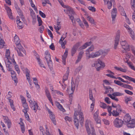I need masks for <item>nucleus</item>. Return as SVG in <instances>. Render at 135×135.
I'll use <instances>...</instances> for the list:
<instances>
[{
	"instance_id": "f257e3e1",
	"label": "nucleus",
	"mask_w": 135,
	"mask_h": 135,
	"mask_svg": "<svg viewBox=\"0 0 135 135\" xmlns=\"http://www.w3.org/2000/svg\"><path fill=\"white\" fill-rule=\"evenodd\" d=\"M78 115H79V120L81 124L83 123L84 119L83 114L82 112L81 111H80V112H78L75 111V112L74 116V121L75 125L77 129L79 128V120L77 117V116Z\"/></svg>"
},
{
	"instance_id": "f03ea898",
	"label": "nucleus",
	"mask_w": 135,
	"mask_h": 135,
	"mask_svg": "<svg viewBox=\"0 0 135 135\" xmlns=\"http://www.w3.org/2000/svg\"><path fill=\"white\" fill-rule=\"evenodd\" d=\"M86 131L88 135H96L95 130L92 126L91 122L86 120L85 124Z\"/></svg>"
},
{
	"instance_id": "7ed1b4c3",
	"label": "nucleus",
	"mask_w": 135,
	"mask_h": 135,
	"mask_svg": "<svg viewBox=\"0 0 135 135\" xmlns=\"http://www.w3.org/2000/svg\"><path fill=\"white\" fill-rule=\"evenodd\" d=\"M45 57L47 61L49 67L51 70L53 66V64L50 53L48 51H46L45 53Z\"/></svg>"
},
{
	"instance_id": "20e7f679",
	"label": "nucleus",
	"mask_w": 135,
	"mask_h": 135,
	"mask_svg": "<svg viewBox=\"0 0 135 135\" xmlns=\"http://www.w3.org/2000/svg\"><path fill=\"white\" fill-rule=\"evenodd\" d=\"M103 53V50H100L98 51H96L95 53H93L89 55V53H86V58L88 59L91 58H94L97 57Z\"/></svg>"
},
{
	"instance_id": "39448f33",
	"label": "nucleus",
	"mask_w": 135,
	"mask_h": 135,
	"mask_svg": "<svg viewBox=\"0 0 135 135\" xmlns=\"http://www.w3.org/2000/svg\"><path fill=\"white\" fill-rule=\"evenodd\" d=\"M92 67H95L98 71H99L102 66L103 67H104L105 66L104 64L103 63L102 61L98 59L97 61H95L94 63L91 65Z\"/></svg>"
},
{
	"instance_id": "423d86ee",
	"label": "nucleus",
	"mask_w": 135,
	"mask_h": 135,
	"mask_svg": "<svg viewBox=\"0 0 135 135\" xmlns=\"http://www.w3.org/2000/svg\"><path fill=\"white\" fill-rule=\"evenodd\" d=\"M28 100L30 104V106L32 109L33 110L35 113L36 112L37 110H40V109L37 103L34 101L35 103H34L31 100V99H28Z\"/></svg>"
},
{
	"instance_id": "0eeeda50",
	"label": "nucleus",
	"mask_w": 135,
	"mask_h": 135,
	"mask_svg": "<svg viewBox=\"0 0 135 135\" xmlns=\"http://www.w3.org/2000/svg\"><path fill=\"white\" fill-rule=\"evenodd\" d=\"M123 121L118 118H116L113 122L114 125V127L117 128L122 127L123 124Z\"/></svg>"
},
{
	"instance_id": "6e6552de",
	"label": "nucleus",
	"mask_w": 135,
	"mask_h": 135,
	"mask_svg": "<svg viewBox=\"0 0 135 135\" xmlns=\"http://www.w3.org/2000/svg\"><path fill=\"white\" fill-rule=\"evenodd\" d=\"M120 31L118 30L116 33V36L114 40V48L116 49L119 44V40L120 38Z\"/></svg>"
},
{
	"instance_id": "1a4fd4ad",
	"label": "nucleus",
	"mask_w": 135,
	"mask_h": 135,
	"mask_svg": "<svg viewBox=\"0 0 135 135\" xmlns=\"http://www.w3.org/2000/svg\"><path fill=\"white\" fill-rule=\"evenodd\" d=\"M80 46V43L78 42L75 44L72 48L71 50V54L73 56L76 52L79 47Z\"/></svg>"
},
{
	"instance_id": "9d476101",
	"label": "nucleus",
	"mask_w": 135,
	"mask_h": 135,
	"mask_svg": "<svg viewBox=\"0 0 135 135\" xmlns=\"http://www.w3.org/2000/svg\"><path fill=\"white\" fill-rule=\"evenodd\" d=\"M125 125L128 128H134L135 127V120L132 119Z\"/></svg>"
},
{
	"instance_id": "9b49d317",
	"label": "nucleus",
	"mask_w": 135,
	"mask_h": 135,
	"mask_svg": "<svg viewBox=\"0 0 135 135\" xmlns=\"http://www.w3.org/2000/svg\"><path fill=\"white\" fill-rule=\"evenodd\" d=\"M120 44L122 48L125 50H129V45L127 43L125 40L120 42Z\"/></svg>"
},
{
	"instance_id": "f8f14e48",
	"label": "nucleus",
	"mask_w": 135,
	"mask_h": 135,
	"mask_svg": "<svg viewBox=\"0 0 135 135\" xmlns=\"http://www.w3.org/2000/svg\"><path fill=\"white\" fill-rule=\"evenodd\" d=\"M49 114H50V118L52 121L53 123L55 125H56V122L55 118V116L54 114H53L52 112L49 109L48 110Z\"/></svg>"
},
{
	"instance_id": "ddd939ff",
	"label": "nucleus",
	"mask_w": 135,
	"mask_h": 135,
	"mask_svg": "<svg viewBox=\"0 0 135 135\" xmlns=\"http://www.w3.org/2000/svg\"><path fill=\"white\" fill-rule=\"evenodd\" d=\"M117 9L116 8H114L112 12V22L113 24L114 23L115 20L117 13Z\"/></svg>"
},
{
	"instance_id": "4468645a",
	"label": "nucleus",
	"mask_w": 135,
	"mask_h": 135,
	"mask_svg": "<svg viewBox=\"0 0 135 135\" xmlns=\"http://www.w3.org/2000/svg\"><path fill=\"white\" fill-rule=\"evenodd\" d=\"M131 117L128 114H126L124 116L123 119V122L124 123V124L125 125L128 122L131 120Z\"/></svg>"
},
{
	"instance_id": "2eb2a0df",
	"label": "nucleus",
	"mask_w": 135,
	"mask_h": 135,
	"mask_svg": "<svg viewBox=\"0 0 135 135\" xmlns=\"http://www.w3.org/2000/svg\"><path fill=\"white\" fill-rule=\"evenodd\" d=\"M14 41L15 44L17 46H18V48L21 49V45L20 43V40H19L18 36L16 35L14 38Z\"/></svg>"
},
{
	"instance_id": "dca6fc26",
	"label": "nucleus",
	"mask_w": 135,
	"mask_h": 135,
	"mask_svg": "<svg viewBox=\"0 0 135 135\" xmlns=\"http://www.w3.org/2000/svg\"><path fill=\"white\" fill-rule=\"evenodd\" d=\"M69 68H68L66 73L64 75L63 77V83H65V81L68 79V76L69 75Z\"/></svg>"
},
{
	"instance_id": "f3484780",
	"label": "nucleus",
	"mask_w": 135,
	"mask_h": 135,
	"mask_svg": "<svg viewBox=\"0 0 135 135\" xmlns=\"http://www.w3.org/2000/svg\"><path fill=\"white\" fill-rule=\"evenodd\" d=\"M55 104L57 106V107L61 111L64 112L65 109L62 107V106L58 102H56Z\"/></svg>"
},
{
	"instance_id": "a211bd4d",
	"label": "nucleus",
	"mask_w": 135,
	"mask_h": 135,
	"mask_svg": "<svg viewBox=\"0 0 135 135\" xmlns=\"http://www.w3.org/2000/svg\"><path fill=\"white\" fill-rule=\"evenodd\" d=\"M75 87V84L74 82H72L71 83V90L72 92L71 93H70L69 95L70 98L71 99H72L73 98L72 94L73 93L74 91Z\"/></svg>"
},
{
	"instance_id": "6ab92c4d",
	"label": "nucleus",
	"mask_w": 135,
	"mask_h": 135,
	"mask_svg": "<svg viewBox=\"0 0 135 135\" xmlns=\"http://www.w3.org/2000/svg\"><path fill=\"white\" fill-rule=\"evenodd\" d=\"M84 52L83 51H80L79 53V55L78 57V59L76 60L75 63L76 64L78 63L79 61H80L82 57V56L83 55Z\"/></svg>"
},
{
	"instance_id": "aec40b11",
	"label": "nucleus",
	"mask_w": 135,
	"mask_h": 135,
	"mask_svg": "<svg viewBox=\"0 0 135 135\" xmlns=\"http://www.w3.org/2000/svg\"><path fill=\"white\" fill-rule=\"evenodd\" d=\"M92 44V42L90 41L86 42L82 47H80V49H84L86 48L87 46H90Z\"/></svg>"
},
{
	"instance_id": "412c9836",
	"label": "nucleus",
	"mask_w": 135,
	"mask_h": 135,
	"mask_svg": "<svg viewBox=\"0 0 135 135\" xmlns=\"http://www.w3.org/2000/svg\"><path fill=\"white\" fill-rule=\"evenodd\" d=\"M24 108V109L22 110L23 112H24L25 111L26 112H28L29 110V108L28 105L26 103L22 104Z\"/></svg>"
},
{
	"instance_id": "4be33fe9",
	"label": "nucleus",
	"mask_w": 135,
	"mask_h": 135,
	"mask_svg": "<svg viewBox=\"0 0 135 135\" xmlns=\"http://www.w3.org/2000/svg\"><path fill=\"white\" fill-rule=\"evenodd\" d=\"M114 68L118 71H119L123 73H126L127 71V70L123 69L121 67H118L116 66L114 67Z\"/></svg>"
},
{
	"instance_id": "5701e85b",
	"label": "nucleus",
	"mask_w": 135,
	"mask_h": 135,
	"mask_svg": "<svg viewBox=\"0 0 135 135\" xmlns=\"http://www.w3.org/2000/svg\"><path fill=\"white\" fill-rule=\"evenodd\" d=\"M122 87L131 90H132L133 89V88L132 86L130 85L124 83H123V85Z\"/></svg>"
},
{
	"instance_id": "b1692460",
	"label": "nucleus",
	"mask_w": 135,
	"mask_h": 135,
	"mask_svg": "<svg viewBox=\"0 0 135 135\" xmlns=\"http://www.w3.org/2000/svg\"><path fill=\"white\" fill-rule=\"evenodd\" d=\"M94 49V46L93 45L91 46L90 47H89L88 49L86 50V53H89V55L90 54H89V52L93 51Z\"/></svg>"
},
{
	"instance_id": "393cba45",
	"label": "nucleus",
	"mask_w": 135,
	"mask_h": 135,
	"mask_svg": "<svg viewBox=\"0 0 135 135\" xmlns=\"http://www.w3.org/2000/svg\"><path fill=\"white\" fill-rule=\"evenodd\" d=\"M123 77L125 78L126 79L132 82H135L133 80L134 79L133 78L130 77L128 76L124 75L122 76Z\"/></svg>"
},
{
	"instance_id": "a878e982",
	"label": "nucleus",
	"mask_w": 135,
	"mask_h": 135,
	"mask_svg": "<svg viewBox=\"0 0 135 135\" xmlns=\"http://www.w3.org/2000/svg\"><path fill=\"white\" fill-rule=\"evenodd\" d=\"M112 95L114 96H120L123 95V94L118 92H114Z\"/></svg>"
},
{
	"instance_id": "bb28decb",
	"label": "nucleus",
	"mask_w": 135,
	"mask_h": 135,
	"mask_svg": "<svg viewBox=\"0 0 135 135\" xmlns=\"http://www.w3.org/2000/svg\"><path fill=\"white\" fill-rule=\"evenodd\" d=\"M26 112L25 111L24 112H23L25 114V117L26 118V119H27V120L29 121V122H31V120L30 119L29 116L28 115V114L27 113V112Z\"/></svg>"
},
{
	"instance_id": "cd10ccee",
	"label": "nucleus",
	"mask_w": 135,
	"mask_h": 135,
	"mask_svg": "<svg viewBox=\"0 0 135 135\" xmlns=\"http://www.w3.org/2000/svg\"><path fill=\"white\" fill-rule=\"evenodd\" d=\"M112 115L113 116L116 117L119 115V113L117 112L116 110H114L112 112Z\"/></svg>"
},
{
	"instance_id": "c85d7f7f",
	"label": "nucleus",
	"mask_w": 135,
	"mask_h": 135,
	"mask_svg": "<svg viewBox=\"0 0 135 135\" xmlns=\"http://www.w3.org/2000/svg\"><path fill=\"white\" fill-rule=\"evenodd\" d=\"M112 109V107L109 105L107 106V110L108 112L109 113L108 115L109 116H110L112 115V112L111 110Z\"/></svg>"
},
{
	"instance_id": "c756f323",
	"label": "nucleus",
	"mask_w": 135,
	"mask_h": 135,
	"mask_svg": "<svg viewBox=\"0 0 135 135\" xmlns=\"http://www.w3.org/2000/svg\"><path fill=\"white\" fill-rule=\"evenodd\" d=\"M17 25L20 27V28H22V23L20 20H17L16 21Z\"/></svg>"
},
{
	"instance_id": "7c9ffc66",
	"label": "nucleus",
	"mask_w": 135,
	"mask_h": 135,
	"mask_svg": "<svg viewBox=\"0 0 135 135\" xmlns=\"http://www.w3.org/2000/svg\"><path fill=\"white\" fill-rule=\"evenodd\" d=\"M114 82L118 85L121 86L122 87L123 83H122L120 81L115 80Z\"/></svg>"
},
{
	"instance_id": "2f4dec72",
	"label": "nucleus",
	"mask_w": 135,
	"mask_h": 135,
	"mask_svg": "<svg viewBox=\"0 0 135 135\" xmlns=\"http://www.w3.org/2000/svg\"><path fill=\"white\" fill-rule=\"evenodd\" d=\"M129 33L130 34V35L131 38L133 40H134V32L131 29V30H129Z\"/></svg>"
},
{
	"instance_id": "473e14b6",
	"label": "nucleus",
	"mask_w": 135,
	"mask_h": 135,
	"mask_svg": "<svg viewBox=\"0 0 135 135\" xmlns=\"http://www.w3.org/2000/svg\"><path fill=\"white\" fill-rule=\"evenodd\" d=\"M15 49L16 51H17V52L18 54V55L19 56H23V54H22L21 50L19 48H18V49H16V48H15Z\"/></svg>"
},
{
	"instance_id": "72a5a7b5",
	"label": "nucleus",
	"mask_w": 135,
	"mask_h": 135,
	"mask_svg": "<svg viewBox=\"0 0 135 135\" xmlns=\"http://www.w3.org/2000/svg\"><path fill=\"white\" fill-rule=\"evenodd\" d=\"M7 12L8 13V15L9 17V18L11 19H13V17L12 15V13L11 12V11L9 10L7 11Z\"/></svg>"
},
{
	"instance_id": "f704fd0d",
	"label": "nucleus",
	"mask_w": 135,
	"mask_h": 135,
	"mask_svg": "<svg viewBox=\"0 0 135 135\" xmlns=\"http://www.w3.org/2000/svg\"><path fill=\"white\" fill-rule=\"evenodd\" d=\"M68 15L69 18L71 20L73 25H74V24L75 23V21L74 19V16H71L70 15Z\"/></svg>"
},
{
	"instance_id": "c9c22d12",
	"label": "nucleus",
	"mask_w": 135,
	"mask_h": 135,
	"mask_svg": "<svg viewBox=\"0 0 135 135\" xmlns=\"http://www.w3.org/2000/svg\"><path fill=\"white\" fill-rule=\"evenodd\" d=\"M100 106L103 109H105L106 108L107 105L104 103L101 102L100 104Z\"/></svg>"
},
{
	"instance_id": "e433bc0d",
	"label": "nucleus",
	"mask_w": 135,
	"mask_h": 135,
	"mask_svg": "<svg viewBox=\"0 0 135 135\" xmlns=\"http://www.w3.org/2000/svg\"><path fill=\"white\" fill-rule=\"evenodd\" d=\"M7 119H6L5 121V122L7 123L8 128H9L11 127V122L8 119V118L7 117Z\"/></svg>"
},
{
	"instance_id": "4c0bfd02",
	"label": "nucleus",
	"mask_w": 135,
	"mask_h": 135,
	"mask_svg": "<svg viewBox=\"0 0 135 135\" xmlns=\"http://www.w3.org/2000/svg\"><path fill=\"white\" fill-rule=\"evenodd\" d=\"M107 4L108 6V8L109 9H110L111 8V7L112 6V1L110 0L109 1L107 2L105 4Z\"/></svg>"
},
{
	"instance_id": "58836bf2",
	"label": "nucleus",
	"mask_w": 135,
	"mask_h": 135,
	"mask_svg": "<svg viewBox=\"0 0 135 135\" xmlns=\"http://www.w3.org/2000/svg\"><path fill=\"white\" fill-rule=\"evenodd\" d=\"M99 110L97 109L96 112L94 114L93 117L94 119L99 117Z\"/></svg>"
},
{
	"instance_id": "ea45409f",
	"label": "nucleus",
	"mask_w": 135,
	"mask_h": 135,
	"mask_svg": "<svg viewBox=\"0 0 135 135\" xmlns=\"http://www.w3.org/2000/svg\"><path fill=\"white\" fill-rule=\"evenodd\" d=\"M89 96L90 99L93 100V95L92 90L90 89L89 90Z\"/></svg>"
},
{
	"instance_id": "a19ab883",
	"label": "nucleus",
	"mask_w": 135,
	"mask_h": 135,
	"mask_svg": "<svg viewBox=\"0 0 135 135\" xmlns=\"http://www.w3.org/2000/svg\"><path fill=\"white\" fill-rule=\"evenodd\" d=\"M37 21L38 23V26H41L42 24V21L41 20V19L40 17H38V16H37Z\"/></svg>"
},
{
	"instance_id": "79ce46f5",
	"label": "nucleus",
	"mask_w": 135,
	"mask_h": 135,
	"mask_svg": "<svg viewBox=\"0 0 135 135\" xmlns=\"http://www.w3.org/2000/svg\"><path fill=\"white\" fill-rule=\"evenodd\" d=\"M12 78V79L14 81L15 83H16V84L17 83V78L16 76V74H14V75H12L11 76Z\"/></svg>"
},
{
	"instance_id": "37998d69",
	"label": "nucleus",
	"mask_w": 135,
	"mask_h": 135,
	"mask_svg": "<svg viewBox=\"0 0 135 135\" xmlns=\"http://www.w3.org/2000/svg\"><path fill=\"white\" fill-rule=\"evenodd\" d=\"M132 99V97H126L125 98V102L127 104L128 103V102L130 101Z\"/></svg>"
},
{
	"instance_id": "c03bdc74",
	"label": "nucleus",
	"mask_w": 135,
	"mask_h": 135,
	"mask_svg": "<svg viewBox=\"0 0 135 135\" xmlns=\"http://www.w3.org/2000/svg\"><path fill=\"white\" fill-rule=\"evenodd\" d=\"M62 39L60 40L59 43L61 44L62 47L63 49H65V45L63 42V41L61 40Z\"/></svg>"
},
{
	"instance_id": "a18cd8bd",
	"label": "nucleus",
	"mask_w": 135,
	"mask_h": 135,
	"mask_svg": "<svg viewBox=\"0 0 135 135\" xmlns=\"http://www.w3.org/2000/svg\"><path fill=\"white\" fill-rule=\"evenodd\" d=\"M21 98V99L22 101V104L26 103V99L22 95H20Z\"/></svg>"
},
{
	"instance_id": "49530a36",
	"label": "nucleus",
	"mask_w": 135,
	"mask_h": 135,
	"mask_svg": "<svg viewBox=\"0 0 135 135\" xmlns=\"http://www.w3.org/2000/svg\"><path fill=\"white\" fill-rule=\"evenodd\" d=\"M87 18L88 20L91 23H94V20L92 18L88 16L87 17Z\"/></svg>"
},
{
	"instance_id": "de8ad7c7",
	"label": "nucleus",
	"mask_w": 135,
	"mask_h": 135,
	"mask_svg": "<svg viewBox=\"0 0 135 135\" xmlns=\"http://www.w3.org/2000/svg\"><path fill=\"white\" fill-rule=\"evenodd\" d=\"M104 100L105 102L108 104H110L111 103L110 99L108 97H105V98Z\"/></svg>"
},
{
	"instance_id": "09e8293b",
	"label": "nucleus",
	"mask_w": 135,
	"mask_h": 135,
	"mask_svg": "<svg viewBox=\"0 0 135 135\" xmlns=\"http://www.w3.org/2000/svg\"><path fill=\"white\" fill-rule=\"evenodd\" d=\"M88 9L93 12H95L96 11L95 8L93 7L89 6L88 7Z\"/></svg>"
},
{
	"instance_id": "8fccbe9b",
	"label": "nucleus",
	"mask_w": 135,
	"mask_h": 135,
	"mask_svg": "<svg viewBox=\"0 0 135 135\" xmlns=\"http://www.w3.org/2000/svg\"><path fill=\"white\" fill-rule=\"evenodd\" d=\"M40 129L41 131V132L43 135H46V133L44 132V131L42 126H40Z\"/></svg>"
},
{
	"instance_id": "3c124183",
	"label": "nucleus",
	"mask_w": 135,
	"mask_h": 135,
	"mask_svg": "<svg viewBox=\"0 0 135 135\" xmlns=\"http://www.w3.org/2000/svg\"><path fill=\"white\" fill-rule=\"evenodd\" d=\"M65 119L66 122L68 121L70 122H71L72 121L71 118L70 117L68 116H66L65 117Z\"/></svg>"
},
{
	"instance_id": "603ef678",
	"label": "nucleus",
	"mask_w": 135,
	"mask_h": 135,
	"mask_svg": "<svg viewBox=\"0 0 135 135\" xmlns=\"http://www.w3.org/2000/svg\"><path fill=\"white\" fill-rule=\"evenodd\" d=\"M10 55V52L9 50H7V51L6 53V56L7 58V59H8V57Z\"/></svg>"
},
{
	"instance_id": "864d4df0",
	"label": "nucleus",
	"mask_w": 135,
	"mask_h": 135,
	"mask_svg": "<svg viewBox=\"0 0 135 135\" xmlns=\"http://www.w3.org/2000/svg\"><path fill=\"white\" fill-rule=\"evenodd\" d=\"M5 42L3 40H1L0 41V45L2 46H0V48L1 49L4 46Z\"/></svg>"
},
{
	"instance_id": "5fc2aeb1",
	"label": "nucleus",
	"mask_w": 135,
	"mask_h": 135,
	"mask_svg": "<svg viewBox=\"0 0 135 135\" xmlns=\"http://www.w3.org/2000/svg\"><path fill=\"white\" fill-rule=\"evenodd\" d=\"M45 92L46 94L47 98L51 96L49 91L47 89H46Z\"/></svg>"
},
{
	"instance_id": "6e6d98bb",
	"label": "nucleus",
	"mask_w": 135,
	"mask_h": 135,
	"mask_svg": "<svg viewBox=\"0 0 135 135\" xmlns=\"http://www.w3.org/2000/svg\"><path fill=\"white\" fill-rule=\"evenodd\" d=\"M94 120H95L96 123H101V120L99 117L95 118Z\"/></svg>"
},
{
	"instance_id": "4d7b16f0",
	"label": "nucleus",
	"mask_w": 135,
	"mask_h": 135,
	"mask_svg": "<svg viewBox=\"0 0 135 135\" xmlns=\"http://www.w3.org/2000/svg\"><path fill=\"white\" fill-rule=\"evenodd\" d=\"M39 13L40 15L42 17L45 18L46 17V15L45 13L42 12L41 11H40Z\"/></svg>"
},
{
	"instance_id": "13d9d810",
	"label": "nucleus",
	"mask_w": 135,
	"mask_h": 135,
	"mask_svg": "<svg viewBox=\"0 0 135 135\" xmlns=\"http://www.w3.org/2000/svg\"><path fill=\"white\" fill-rule=\"evenodd\" d=\"M124 91L126 93L129 95H132L133 94V93L132 91L128 90H125Z\"/></svg>"
},
{
	"instance_id": "bf43d9fd",
	"label": "nucleus",
	"mask_w": 135,
	"mask_h": 135,
	"mask_svg": "<svg viewBox=\"0 0 135 135\" xmlns=\"http://www.w3.org/2000/svg\"><path fill=\"white\" fill-rule=\"evenodd\" d=\"M47 32L49 35L52 38H53V34L50 30L48 29H47Z\"/></svg>"
},
{
	"instance_id": "052dcab7",
	"label": "nucleus",
	"mask_w": 135,
	"mask_h": 135,
	"mask_svg": "<svg viewBox=\"0 0 135 135\" xmlns=\"http://www.w3.org/2000/svg\"><path fill=\"white\" fill-rule=\"evenodd\" d=\"M131 54L129 53H127L126 54V59H128L130 58L131 56Z\"/></svg>"
},
{
	"instance_id": "680f3d73",
	"label": "nucleus",
	"mask_w": 135,
	"mask_h": 135,
	"mask_svg": "<svg viewBox=\"0 0 135 135\" xmlns=\"http://www.w3.org/2000/svg\"><path fill=\"white\" fill-rule=\"evenodd\" d=\"M12 65H6L7 69L8 71H11L12 70Z\"/></svg>"
},
{
	"instance_id": "e2e57ef3",
	"label": "nucleus",
	"mask_w": 135,
	"mask_h": 135,
	"mask_svg": "<svg viewBox=\"0 0 135 135\" xmlns=\"http://www.w3.org/2000/svg\"><path fill=\"white\" fill-rule=\"evenodd\" d=\"M104 88L106 90L105 91L104 93V94H107V93H109V88H108V86H104Z\"/></svg>"
},
{
	"instance_id": "0e129e2a",
	"label": "nucleus",
	"mask_w": 135,
	"mask_h": 135,
	"mask_svg": "<svg viewBox=\"0 0 135 135\" xmlns=\"http://www.w3.org/2000/svg\"><path fill=\"white\" fill-rule=\"evenodd\" d=\"M17 12L18 13V14L19 15H21V18H23L24 19V18L23 17V16L22 15V11L20 9V8L19 9H18L17 10Z\"/></svg>"
},
{
	"instance_id": "69168bd1",
	"label": "nucleus",
	"mask_w": 135,
	"mask_h": 135,
	"mask_svg": "<svg viewBox=\"0 0 135 135\" xmlns=\"http://www.w3.org/2000/svg\"><path fill=\"white\" fill-rule=\"evenodd\" d=\"M44 27L43 26H41L39 28V30L40 32L42 33L43 32L44 30Z\"/></svg>"
},
{
	"instance_id": "338daca9",
	"label": "nucleus",
	"mask_w": 135,
	"mask_h": 135,
	"mask_svg": "<svg viewBox=\"0 0 135 135\" xmlns=\"http://www.w3.org/2000/svg\"><path fill=\"white\" fill-rule=\"evenodd\" d=\"M22 132L23 133L25 132V128L23 124H20Z\"/></svg>"
},
{
	"instance_id": "774afa93",
	"label": "nucleus",
	"mask_w": 135,
	"mask_h": 135,
	"mask_svg": "<svg viewBox=\"0 0 135 135\" xmlns=\"http://www.w3.org/2000/svg\"><path fill=\"white\" fill-rule=\"evenodd\" d=\"M41 61V60H39V61H38L39 65L41 67H43L45 69L46 67L44 66V64L42 63Z\"/></svg>"
}]
</instances>
